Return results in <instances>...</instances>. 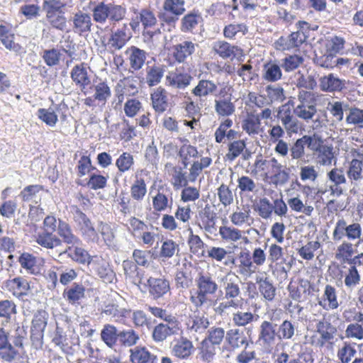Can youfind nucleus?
Wrapping results in <instances>:
<instances>
[{
    "label": "nucleus",
    "instance_id": "obj_13",
    "mask_svg": "<svg viewBox=\"0 0 363 363\" xmlns=\"http://www.w3.org/2000/svg\"><path fill=\"white\" fill-rule=\"evenodd\" d=\"M346 82L337 75L330 73L319 79V86L323 91L340 92L345 89Z\"/></svg>",
    "mask_w": 363,
    "mask_h": 363
},
{
    "label": "nucleus",
    "instance_id": "obj_7",
    "mask_svg": "<svg viewBox=\"0 0 363 363\" xmlns=\"http://www.w3.org/2000/svg\"><path fill=\"white\" fill-rule=\"evenodd\" d=\"M149 295L153 300H158L170 293L171 287L169 280L164 276L150 277L147 279Z\"/></svg>",
    "mask_w": 363,
    "mask_h": 363
},
{
    "label": "nucleus",
    "instance_id": "obj_50",
    "mask_svg": "<svg viewBox=\"0 0 363 363\" xmlns=\"http://www.w3.org/2000/svg\"><path fill=\"white\" fill-rule=\"evenodd\" d=\"M263 71V77L268 82H275L280 79L282 76L280 66L275 63L264 65Z\"/></svg>",
    "mask_w": 363,
    "mask_h": 363
},
{
    "label": "nucleus",
    "instance_id": "obj_62",
    "mask_svg": "<svg viewBox=\"0 0 363 363\" xmlns=\"http://www.w3.org/2000/svg\"><path fill=\"white\" fill-rule=\"evenodd\" d=\"M133 164V157L129 152H123L116 161V165L121 173L130 170Z\"/></svg>",
    "mask_w": 363,
    "mask_h": 363
},
{
    "label": "nucleus",
    "instance_id": "obj_29",
    "mask_svg": "<svg viewBox=\"0 0 363 363\" xmlns=\"http://www.w3.org/2000/svg\"><path fill=\"white\" fill-rule=\"evenodd\" d=\"M70 77L75 84L79 86L82 90L91 83L86 68L84 64L76 65L71 71Z\"/></svg>",
    "mask_w": 363,
    "mask_h": 363
},
{
    "label": "nucleus",
    "instance_id": "obj_24",
    "mask_svg": "<svg viewBox=\"0 0 363 363\" xmlns=\"http://www.w3.org/2000/svg\"><path fill=\"white\" fill-rule=\"evenodd\" d=\"M57 233L63 242L67 246L74 244H82L80 239L73 233L70 225L65 221L59 220Z\"/></svg>",
    "mask_w": 363,
    "mask_h": 363
},
{
    "label": "nucleus",
    "instance_id": "obj_49",
    "mask_svg": "<svg viewBox=\"0 0 363 363\" xmlns=\"http://www.w3.org/2000/svg\"><path fill=\"white\" fill-rule=\"evenodd\" d=\"M255 320V315L251 311H237L232 314L233 324L238 327H245Z\"/></svg>",
    "mask_w": 363,
    "mask_h": 363
},
{
    "label": "nucleus",
    "instance_id": "obj_11",
    "mask_svg": "<svg viewBox=\"0 0 363 363\" xmlns=\"http://www.w3.org/2000/svg\"><path fill=\"white\" fill-rule=\"evenodd\" d=\"M277 118L281 122L288 133H296L300 125L298 119L292 115L291 111L287 104L282 105L278 111Z\"/></svg>",
    "mask_w": 363,
    "mask_h": 363
},
{
    "label": "nucleus",
    "instance_id": "obj_42",
    "mask_svg": "<svg viewBox=\"0 0 363 363\" xmlns=\"http://www.w3.org/2000/svg\"><path fill=\"white\" fill-rule=\"evenodd\" d=\"M258 289L261 295L267 301H272L276 294V289L268 278L257 279Z\"/></svg>",
    "mask_w": 363,
    "mask_h": 363
},
{
    "label": "nucleus",
    "instance_id": "obj_39",
    "mask_svg": "<svg viewBox=\"0 0 363 363\" xmlns=\"http://www.w3.org/2000/svg\"><path fill=\"white\" fill-rule=\"evenodd\" d=\"M85 288L82 284L74 283L72 286L65 290L64 296L69 303L75 304L84 297Z\"/></svg>",
    "mask_w": 363,
    "mask_h": 363
},
{
    "label": "nucleus",
    "instance_id": "obj_34",
    "mask_svg": "<svg viewBox=\"0 0 363 363\" xmlns=\"http://www.w3.org/2000/svg\"><path fill=\"white\" fill-rule=\"evenodd\" d=\"M36 242L47 249H53L62 245L61 239L48 230H44L38 234Z\"/></svg>",
    "mask_w": 363,
    "mask_h": 363
},
{
    "label": "nucleus",
    "instance_id": "obj_8",
    "mask_svg": "<svg viewBox=\"0 0 363 363\" xmlns=\"http://www.w3.org/2000/svg\"><path fill=\"white\" fill-rule=\"evenodd\" d=\"M332 318L331 315H324L316 324V331L320 335L317 344L320 347L330 342L337 333L336 327L331 323Z\"/></svg>",
    "mask_w": 363,
    "mask_h": 363
},
{
    "label": "nucleus",
    "instance_id": "obj_46",
    "mask_svg": "<svg viewBox=\"0 0 363 363\" xmlns=\"http://www.w3.org/2000/svg\"><path fill=\"white\" fill-rule=\"evenodd\" d=\"M266 93L269 105L275 102H282L286 99L284 89L278 85L267 86Z\"/></svg>",
    "mask_w": 363,
    "mask_h": 363
},
{
    "label": "nucleus",
    "instance_id": "obj_25",
    "mask_svg": "<svg viewBox=\"0 0 363 363\" xmlns=\"http://www.w3.org/2000/svg\"><path fill=\"white\" fill-rule=\"evenodd\" d=\"M122 265L125 279L135 285L139 286L142 282L143 271L139 269L137 264L131 260H124Z\"/></svg>",
    "mask_w": 363,
    "mask_h": 363
},
{
    "label": "nucleus",
    "instance_id": "obj_54",
    "mask_svg": "<svg viewBox=\"0 0 363 363\" xmlns=\"http://www.w3.org/2000/svg\"><path fill=\"white\" fill-rule=\"evenodd\" d=\"M37 116L39 119L50 127H54L58 121L57 115L52 108L48 109L39 108L37 111Z\"/></svg>",
    "mask_w": 363,
    "mask_h": 363
},
{
    "label": "nucleus",
    "instance_id": "obj_64",
    "mask_svg": "<svg viewBox=\"0 0 363 363\" xmlns=\"http://www.w3.org/2000/svg\"><path fill=\"white\" fill-rule=\"evenodd\" d=\"M94 97L99 101L106 102L111 95L110 87L106 82H99L94 86Z\"/></svg>",
    "mask_w": 363,
    "mask_h": 363
},
{
    "label": "nucleus",
    "instance_id": "obj_38",
    "mask_svg": "<svg viewBox=\"0 0 363 363\" xmlns=\"http://www.w3.org/2000/svg\"><path fill=\"white\" fill-rule=\"evenodd\" d=\"M192 342L186 337H182L173 347L174 354L181 359L191 355L193 349Z\"/></svg>",
    "mask_w": 363,
    "mask_h": 363
},
{
    "label": "nucleus",
    "instance_id": "obj_44",
    "mask_svg": "<svg viewBox=\"0 0 363 363\" xmlns=\"http://www.w3.org/2000/svg\"><path fill=\"white\" fill-rule=\"evenodd\" d=\"M296 84L298 88H303L307 90H313L317 86L315 74L313 72H307L304 74H301V72H298Z\"/></svg>",
    "mask_w": 363,
    "mask_h": 363
},
{
    "label": "nucleus",
    "instance_id": "obj_19",
    "mask_svg": "<svg viewBox=\"0 0 363 363\" xmlns=\"http://www.w3.org/2000/svg\"><path fill=\"white\" fill-rule=\"evenodd\" d=\"M172 192L169 188L160 187L152 197V206L157 211H163L172 205Z\"/></svg>",
    "mask_w": 363,
    "mask_h": 363
},
{
    "label": "nucleus",
    "instance_id": "obj_56",
    "mask_svg": "<svg viewBox=\"0 0 363 363\" xmlns=\"http://www.w3.org/2000/svg\"><path fill=\"white\" fill-rule=\"evenodd\" d=\"M66 3L62 0H44L43 10L46 15L63 12Z\"/></svg>",
    "mask_w": 363,
    "mask_h": 363
},
{
    "label": "nucleus",
    "instance_id": "obj_16",
    "mask_svg": "<svg viewBox=\"0 0 363 363\" xmlns=\"http://www.w3.org/2000/svg\"><path fill=\"white\" fill-rule=\"evenodd\" d=\"M73 31L79 35H82L91 31L93 25L91 16L81 11L75 13L72 18Z\"/></svg>",
    "mask_w": 363,
    "mask_h": 363
},
{
    "label": "nucleus",
    "instance_id": "obj_14",
    "mask_svg": "<svg viewBox=\"0 0 363 363\" xmlns=\"http://www.w3.org/2000/svg\"><path fill=\"white\" fill-rule=\"evenodd\" d=\"M199 45L191 40H183L173 48V55L179 62H184L196 52Z\"/></svg>",
    "mask_w": 363,
    "mask_h": 363
},
{
    "label": "nucleus",
    "instance_id": "obj_60",
    "mask_svg": "<svg viewBox=\"0 0 363 363\" xmlns=\"http://www.w3.org/2000/svg\"><path fill=\"white\" fill-rule=\"evenodd\" d=\"M132 321L136 328H147L148 329L151 327L150 318H148L147 314L142 310L134 311L131 317Z\"/></svg>",
    "mask_w": 363,
    "mask_h": 363
},
{
    "label": "nucleus",
    "instance_id": "obj_27",
    "mask_svg": "<svg viewBox=\"0 0 363 363\" xmlns=\"http://www.w3.org/2000/svg\"><path fill=\"white\" fill-rule=\"evenodd\" d=\"M239 264L238 272L244 277H250L256 272L257 267L254 264L249 251H242L238 257Z\"/></svg>",
    "mask_w": 363,
    "mask_h": 363
},
{
    "label": "nucleus",
    "instance_id": "obj_17",
    "mask_svg": "<svg viewBox=\"0 0 363 363\" xmlns=\"http://www.w3.org/2000/svg\"><path fill=\"white\" fill-rule=\"evenodd\" d=\"M213 50L223 59H233L242 55V49L238 46L232 45L225 41L214 43Z\"/></svg>",
    "mask_w": 363,
    "mask_h": 363
},
{
    "label": "nucleus",
    "instance_id": "obj_53",
    "mask_svg": "<svg viewBox=\"0 0 363 363\" xmlns=\"http://www.w3.org/2000/svg\"><path fill=\"white\" fill-rule=\"evenodd\" d=\"M354 345L344 342L342 347L337 351V358L342 363H349L356 354Z\"/></svg>",
    "mask_w": 363,
    "mask_h": 363
},
{
    "label": "nucleus",
    "instance_id": "obj_51",
    "mask_svg": "<svg viewBox=\"0 0 363 363\" xmlns=\"http://www.w3.org/2000/svg\"><path fill=\"white\" fill-rule=\"evenodd\" d=\"M179 245L174 240L167 239L162 242L160 252V257L163 261L172 257L176 252H179Z\"/></svg>",
    "mask_w": 363,
    "mask_h": 363
},
{
    "label": "nucleus",
    "instance_id": "obj_10",
    "mask_svg": "<svg viewBox=\"0 0 363 363\" xmlns=\"http://www.w3.org/2000/svg\"><path fill=\"white\" fill-rule=\"evenodd\" d=\"M89 265L104 282L113 283L116 279V274L108 262L101 257L94 256Z\"/></svg>",
    "mask_w": 363,
    "mask_h": 363
},
{
    "label": "nucleus",
    "instance_id": "obj_3",
    "mask_svg": "<svg viewBox=\"0 0 363 363\" xmlns=\"http://www.w3.org/2000/svg\"><path fill=\"white\" fill-rule=\"evenodd\" d=\"M91 11L94 21L102 25L108 20L113 24L122 21L127 12L125 6L106 1L99 2Z\"/></svg>",
    "mask_w": 363,
    "mask_h": 363
},
{
    "label": "nucleus",
    "instance_id": "obj_12",
    "mask_svg": "<svg viewBox=\"0 0 363 363\" xmlns=\"http://www.w3.org/2000/svg\"><path fill=\"white\" fill-rule=\"evenodd\" d=\"M82 244H74L67 246L65 250L60 252V255H67L73 262L80 264L89 265L91 261L94 258L89 252L81 247Z\"/></svg>",
    "mask_w": 363,
    "mask_h": 363
},
{
    "label": "nucleus",
    "instance_id": "obj_33",
    "mask_svg": "<svg viewBox=\"0 0 363 363\" xmlns=\"http://www.w3.org/2000/svg\"><path fill=\"white\" fill-rule=\"evenodd\" d=\"M203 22V18L198 11L186 14L182 19L181 30L184 33H193V30Z\"/></svg>",
    "mask_w": 363,
    "mask_h": 363
},
{
    "label": "nucleus",
    "instance_id": "obj_26",
    "mask_svg": "<svg viewBox=\"0 0 363 363\" xmlns=\"http://www.w3.org/2000/svg\"><path fill=\"white\" fill-rule=\"evenodd\" d=\"M193 77L189 74L178 72H171L166 77V84L174 88L183 89L187 87Z\"/></svg>",
    "mask_w": 363,
    "mask_h": 363
},
{
    "label": "nucleus",
    "instance_id": "obj_1",
    "mask_svg": "<svg viewBox=\"0 0 363 363\" xmlns=\"http://www.w3.org/2000/svg\"><path fill=\"white\" fill-rule=\"evenodd\" d=\"M223 289V301L219 303L217 311L223 313L229 308L238 309L243 304L242 298V282L235 273L228 272L220 279Z\"/></svg>",
    "mask_w": 363,
    "mask_h": 363
},
{
    "label": "nucleus",
    "instance_id": "obj_18",
    "mask_svg": "<svg viewBox=\"0 0 363 363\" xmlns=\"http://www.w3.org/2000/svg\"><path fill=\"white\" fill-rule=\"evenodd\" d=\"M18 352L9 341V333L0 328V358L5 362H13Z\"/></svg>",
    "mask_w": 363,
    "mask_h": 363
},
{
    "label": "nucleus",
    "instance_id": "obj_58",
    "mask_svg": "<svg viewBox=\"0 0 363 363\" xmlns=\"http://www.w3.org/2000/svg\"><path fill=\"white\" fill-rule=\"evenodd\" d=\"M146 192L147 188L144 179L137 178L130 188L132 198L137 201L143 200Z\"/></svg>",
    "mask_w": 363,
    "mask_h": 363
},
{
    "label": "nucleus",
    "instance_id": "obj_36",
    "mask_svg": "<svg viewBox=\"0 0 363 363\" xmlns=\"http://www.w3.org/2000/svg\"><path fill=\"white\" fill-rule=\"evenodd\" d=\"M217 85L212 81L201 79L192 89L191 93L196 97L202 98L213 94L217 91Z\"/></svg>",
    "mask_w": 363,
    "mask_h": 363
},
{
    "label": "nucleus",
    "instance_id": "obj_63",
    "mask_svg": "<svg viewBox=\"0 0 363 363\" xmlns=\"http://www.w3.org/2000/svg\"><path fill=\"white\" fill-rule=\"evenodd\" d=\"M245 148V143L243 140H238L230 143L228 145V152L226 157L230 161L235 160Z\"/></svg>",
    "mask_w": 363,
    "mask_h": 363
},
{
    "label": "nucleus",
    "instance_id": "obj_43",
    "mask_svg": "<svg viewBox=\"0 0 363 363\" xmlns=\"http://www.w3.org/2000/svg\"><path fill=\"white\" fill-rule=\"evenodd\" d=\"M164 70L162 66L153 65L148 67L146 72V82L149 86H153L160 83L164 76Z\"/></svg>",
    "mask_w": 363,
    "mask_h": 363
},
{
    "label": "nucleus",
    "instance_id": "obj_37",
    "mask_svg": "<svg viewBox=\"0 0 363 363\" xmlns=\"http://www.w3.org/2000/svg\"><path fill=\"white\" fill-rule=\"evenodd\" d=\"M119 331L111 324H106L101 332L102 341L110 348H113L118 340Z\"/></svg>",
    "mask_w": 363,
    "mask_h": 363
},
{
    "label": "nucleus",
    "instance_id": "obj_28",
    "mask_svg": "<svg viewBox=\"0 0 363 363\" xmlns=\"http://www.w3.org/2000/svg\"><path fill=\"white\" fill-rule=\"evenodd\" d=\"M318 304L325 310H333L338 308L339 303L335 287L329 284L325 286L322 299L318 301Z\"/></svg>",
    "mask_w": 363,
    "mask_h": 363
},
{
    "label": "nucleus",
    "instance_id": "obj_61",
    "mask_svg": "<svg viewBox=\"0 0 363 363\" xmlns=\"http://www.w3.org/2000/svg\"><path fill=\"white\" fill-rule=\"evenodd\" d=\"M255 210L258 212L260 217L264 219H268L271 217L273 212L272 203L267 198L260 199Z\"/></svg>",
    "mask_w": 363,
    "mask_h": 363
},
{
    "label": "nucleus",
    "instance_id": "obj_41",
    "mask_svg": "<svg viewBox=\"0 0 363 363\" xmlns=\"http://www.w3.org/2000/svg\"><path fill=\"white\" fill-rule=\"evenodd\" d=\"M215 111L220 116H230L234 113L235 107L230 98H224L215 101Z\"/></svg>",
    "mask_w": 363,
    "mask_h": 363
},
{
    "label": "nucleus",
    "instance_id": "obj_32",
    "mask_svg": "<svg viewBox=\"0 0 363 363\" xmlns=\"http://www.w3.org/2000/svg\"><path fill=\"white\" fill-rule=\"evenodd\" d=\"M130 361L133 363H157V357L145 347L130 350Z\"/></svg>",
    "mask_w": 363,
    "mask_h": 363
},
{
    "label": "nucleus",
    "instance_id": "obj_4",
    "mask_svg": "<svg viewBox=\"0 0 363 363\" xmlns=\"http://www.w3.org/2000/svg\"><path fill=\"white\" fill-rule=\"evenodd\" d=\"M362 227L359 223H352L347 225L346 220L343 218L339 219L336 223L333 232V240L340 241L345 237L350 241L358 240L356 246H358L362 242Z\"/></svg>",
    "mask_w": 363,
    "mask_h": 363
},
{
    "label": "nucleus",
    "instance_id": "obj_6",
    "mask_svg": "<svg viewBox=\"0 0 363 363\" xmlns=\"http://www.w3.org/2000/svg\"><path fill=\"white\" fill-rule=\"evenodd\" d=\"M127 25L123 24L121 28L112 31L108 41L101 38V44L105 49L113 53L116 50L122 49L130 38V35L126 33Z\"/></svg>",
    "mask_w": 363,
    "mask_h": 363
},
{
    "label": "nucleus",
    "instance_id": "obj_57",
    "mask_svg": "<svg viewBox=\"0 0 363 363\" xmlns=\"http://www.w3.org/2000/svg\"><path fill=\"white\" fill-rule=\"evenodd\" d=\"M16 313V306L12 301L3 300L0 301V317L9 323L12 315Z\"/></svg>",
    "mask_w": 363,
    "mask_h": 363
},
{
    "label": "nucleus",
    "instance_id": "obj_9",
    "mask_svg": "<svg viewBox=\"0 0 363 363\" xmlns=\"http://www.w3.org/2000/svg\"><path fill=\"white\" fill-rule=\"evenodd\" d=\"M157 324L152 329V337L156 342H163L168 337L177 335L180 330L177 319Z\"/></svg>",
    "mask_w": 363,
    "mask_h": 363
},
{
    "label": "nucleus",
    "instance_id": "obj_45",
    "mask_svg": "<svg viewBox=\"0 0 363 363\" xmlns=\"http://www.w3.org/2000/svg\"><path fill=\"white\" fill-rule=\"evenodd\" d=\"M317 112L315 104H298L294 109L296 116L306 121L313 119Z\"/></svg>",
    "mask_w": 363,
    "mask_h": 363
},
{
    "label": "nucleus",
    "instance_id": "obj_55",
    "mask_svg": "<svg viewBox=\"0 0 363 363\" xmlns=\"http://www.w3.org/2000/svg\"><path fill=\"white\" fill-rule=\"evenodd\" d=\"M185 1L184 0H165L163 9L175 16H180L185 11Z\"/></svg>",
    "mask_w": 363,
    "mask_h": 363
},
{
    "label": "nucleus",
    "instance_id": "obj_59",
    "mask_svg": "<svg viewBox=\"0 0 363 363\" xmlns=\"http://www.w3.org/2000/svg\"><path fill=\"white\" fill-rule=\"evenodd\" d=\"M219 233L222 239L228 242H236L242 238L240 230L228 226L220 227Z\"/></svg>",
    "mask_w": 363,
    "mask_h": 363
},
{
    "label": "nucleus",
    "instance_id": "obj_23",
    "mask_svg": "<svg viewBox=\"0 0 363 363\" xmlns=\"http://www.w3.org/2000/svg\"><path fill=\"white\" fill-rule=\"evenodd\" d=\"M226 340L230 346L233 349L242 347H249V340L244 331L238 328L229 330L226 333Z\"/></svg>",
    "mask_w": 363,
    "mask_h": 363
},
{
    "label": "nucleus",
    "instance_id": "obj_15",
    "mask_svg": "<svg viewBox=\"0 0 363 363\" xmlns=\"http://www.w3.org/2000/svg\"><path fill=\"white\" fill-rule=\"evenodd\" d=\"M277 325L272 321L264 320L259 326V340L264 346H271L277 337Z\"/></svg>",
    "mask_w": 363,
    "mask_h": 363
},
{
    "label": "nucleus",
    "instance_id": "obj_20",
    "mask_svg": "<svg viewBox=\"0 0 363 363\" xmlns=\"http://www.w3.org/2000/svg\"><path fill=\"white\" fill-rule=\"evenodd\" d=\"M209 325L208 318L203 313L194 314L188 320L187 329L193 334H203Z\"/></svg>",
    "mask_w": 363,
    "mask_h": 363
},
{
    "label": "nucleus",
    "instance_id": "obj_21",
    "mask_svg": "<svg viewBox=\"0 0 363 363\" xmlns=\"http://www.w3.org/2000/svg\"><path fill=\"white\" fill-rule=\"evenodd\" d=\"M198 215L201 220L203 229L208 233H213L217 219V213L214 211L213 207L206 204L203 208L199 211Z\"/></svg>",
    "mask_w": 363,
    "mask_h": 363
},
{
    "label": "nucleus",
    "instance_id": "obj_31",
    "mask_svg": "<svg viewBox=\"0 0 363 363\" xmlns=\"http://www.w3.org/2000/svg\"><path fill=\"white\" fill-rule=\"evenodd\" d=\"M152 107L159 113L164 112L168 108L167 92L162 87L157 88L152 94Z\"/></svg>",
    "mask_w": 363,
    "mask_h": 363
},
{
    "label": "nucleus",
    "instance_id": "obj_52",
    "mask_svg": "<svg viewBox=\"0 0 363 363\" xmlns=\"http://www.w3.org/2000/svg\"><path fill=\"white\" fill-rule=\"evenodd\" d=\"M138 340L139 335L133 329L119 331L118 341L125 347H131L135 345Z\"/></svg>",
    "mask_w": 363,
    "mask_h": 363
},
{
    "label": "nucleus",
    "instance_id": "obj_40",
    "mask_svg": "<svg viewBox=\"0 0 363 363\" xmlns=\"http://www.w3.org/2000/svg\"><path fill=\"white\" fill-rule=\"evenodd\" d=\"M297 331L295 323L290 320H284L277 330V337L279 340H292Z\"/></svg>",
    "mask_w": 363,
    "mask_h": 363
},
{
    "label": "nucleus",
    "instance_id": "obj_5",
    "mask_svg": "<svg viewBox=\"0 0 363 363\" xmlns=\"http://www.w3.org/2000/svg\"><path fill=\"white\" fill-rule=\"evenodd\" d=\"M73 216L74 221L82 238L87 242H97L98 233L88 216L79 208L75 210Z\"/></svg>",
    "mask_w": 363,
    "mask_h": 363
},
{
    "label": "nucleus",
    "instance_id": "obj_47",
    "mask_svg": "<svg viewBox=\"0 0 363 363\" xmlns=\"http://www.w3.org/2000/svg\"><path fill=\"white\" fill-rule=\"evenodd\" d=\"M260 125L259 116L251 114L242 121V128L249 135H257L259 132Z\"/></svg>",
    "mask_w": 363,
    "mask_h": 363
},
{
    "label": "nucleus",
    "instance_id": "obj_48",
    "mask_svg": "<svg viewBox=\"0 0 363 363\" xmlns=\"http://www.w3.org/2000/svg\"><path fill=\"white\" fill-rule=\"evenodd\" d=\"M99 232L108 247H114L116 246L115 232L110 225L101 222L99 225Z\"/></svg>",
    "mask_w": 363,
    "mask_h": 363
},
{
    "label": "nucleus",
    "instance_id": "obj_22",
    "mask_svg": "<svg viewBox=\"0 0 363 363\" xmlns=\"http://www.w3.org/2000/svg\"><path fill=\"white\" fill-rule=\"evenodd\" d=\"M125 54L128 55L130 68L134 71L140 70L146 60V52L135 46L128 48Z\"/></svg>",
    "mask_w": 363,
    "mask_h": 363
},
{
    "label": "nucleus",
    "instance_id": "obj_2",
    "mask_svg": "<svg viewBox=\"0 0 363 363\" xmlns=\"http://www.w3.org/2000/svg\"><path fill=\"white\" fill-rule=\"evenodd\" d=\"M196 291L191 294L190 301L196 308H201L208 301V296L214 295L218 285L209 273L201 272L196 278Z\"/></svg>",
    "mask_w": 363,
    "mask_h": 363
},
{
    "label": "nucleus",
    "instance_id": "obj_35",
    "mask_svg": "<svg viewBox=\"0 0 363 363\" xmlns=\"http://www.w3.org/2000/svg\"><path fill=\"white\" fill-rule=\"evenodd\" d=\"M8 289L12 292L13 296L21 297L26 295L30 289V286L26 279L23 277H16L6 282Z\"/></svg>",
    "mask_w": 363,
    "mask_h": 363
},
{
    "label": "nucleus",
    "instance_id": "obj_30",
    "mask_svg": "<svg viewBox=\"0 0 363 363\" xmlns=\"http://www.w3.org/2000/svg\"><path fill=\"white\" fill-rule=\"evenodd\" d=\"M311 284L307 280L301 279L297 286L290 283L288 290L292 299L301 301L310 294Z\"/></svg>",
    "mask_w": 363,
    "mask_h": 363
}]
</instances>
